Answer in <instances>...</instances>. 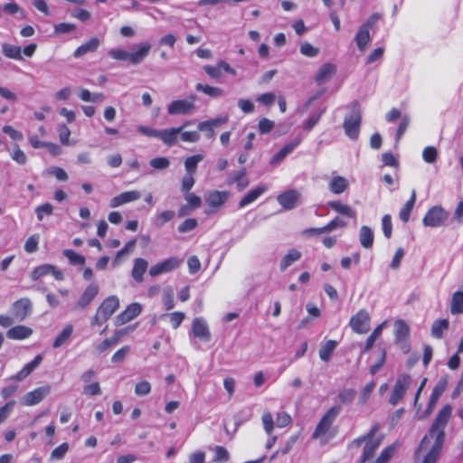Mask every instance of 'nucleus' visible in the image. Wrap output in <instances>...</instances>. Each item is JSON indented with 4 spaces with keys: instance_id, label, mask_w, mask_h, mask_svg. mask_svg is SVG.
Segmentation results:
<instances>
[{
    "instance_id": "41",
    "label": "nucleus",
    "mask_w": 463,
    "mask_h": 463,
    "mask_svg": "<svg viewBox=\"0 0 463 463\" xmlns=\"http://www.w3.org/2000/svg\"><path fill=\"white\" fill-rule=\"evenodd\" d=\"M195 90L212 98H219L223 93V90L221 88L213 87L210 85H203L202 83H197L195 85Z\"/></svg>"
},
{
    "instance_id": "4",
    "label": "nucleus",
    "mask_w": 463,
    "mask_h": 463,
    "mask_svg": "<svg viewBox=\"0 0 463 463\" xmlns=\"http://www.w3.org/2000/svg\"><path fill=\"white\" fill-rule=\"evenodd\" d=\"M351 113L344 119L343 128L345 135L352 140H356L360 133L362 122V110L358 101L354 100L350 104Z\"/></svg>"
},
{
    "instance_id": "14",
    "label": "nucleus",
    "mask_w": 463,
    "mask_h": 463,
    "mask_svg": "<svg viewBox=\"0 0 463 463\" xmlns=\"http://www.w3.org/2000/svg\"><path fill=\"white\" fill-rule=\"evenodd\" d=\"M13 313L16 319L23 321L32 313V302L27 298H20L13 304Z\"/></svg>"
},
{
    "instance_id": "26",
    "label": "nucleus",
    "mask_w": 463,
    "mask_h": 463,
    "mask_svg": "<svg viewBox=\"0 0 463 463\" xmlns=\"http://www.w3.org/2000/svg\"><path fill=\"white\" fill-rule=\"evenodd\" d=\"M300 143L299 139H296L285 145L276 155L272 156L269 164L272 165L279 164L288 154H290Z\"/></svg>"
},
{
    "instance_id": "53",
    "label": "nucleus",
    "mask_w": 463,
    "mask_h": 463,
    "mask_svg": "<svg viewBox=\"0 0 463 463\" xmlns=\"http://www.w3.org/2000/svg\"><path fill=\"white\" fill-rule=\"evenodd\" d=\"M51 270H52V265L44 264L39 266L33 270L31 278L33 279V280H37L41 277L50 274Z\"/></svg>"
},
{
    "instance_id": "54",
    "label": "nucleus",
    "mask_w": 463,
    "mask_h": 463,
    "mask_svg": "<svg viewBox=\"0 0 463 463\" xmlns=\"http://www.w3.org/2000/svg\"><path fill=\"white\" fill-rule=\"evenodd\" d=\"M423 160L428 164L436 162L438 157V151L434 146H427L422 152Z\"/></svg>"
},
{
    "instance_id": "10",
    "label": "nucleus",
    "mask_w": 463,
    "mask_h": 463,
    "mask_svg": "<svg viewBox=\"0 0 463 463\" xmlns=\"http://www.w3.org/2000/svg\"><path fill=\"white\" fill-rule=\"evenodd\" d=\"M181 264L182 260L177 257H170L153 265L149 269V275L151 277H156L164 273L171 272L172 270L179 268Z\"/></svg>"
},
{
    "instance_id": "25",
    "label": "nucleus",
    "mask_w": 463,
    "mask_h": 463,
    "mask_svg": "<svg viewBox=\"0 0 463 463\" xmlns=\"http://www.w3.org/2000/svg\"><path fill=\"white\" fill-rule=\"evenodd\" d=\"M99 45H100L99 39L97 37H93V38L90 39L88 42H86L83 44H81L80 46H79L75 50L73 56L75 58H80V57L85 55L86 53L94 52L99 48Z\"/></svg>"
},
{
    "instance_id": "17",
    "label": "nucleus",
    "mask_w": 463,
    "mask_h": 463,
    "mask_svg": "<svg viewBox=\"0 0 463 463\" xmlns=\"http://www.w3.org/2000/svg\"><path fill=\"white\" fill-rule=\"evenodd\" d=\"M99 286L96 283H90L84 290L80 298H79L76 307L84 309L89 306L91 301L96 298L99 293Z\"/></svg>"
},
{
    "instance_id": "50",
    "label": "nucleus",
    "mask_w": 463,
    "mask_h": 463,
    "mask_svg": "<svg viewBox=\"0 0 463 463\" xmlns=\"http://www.w3.org/2000/svg\"><path fill=\"white\" fill-rule=\"evenodd\" d=\"M356 395V392L354 389H344L338 393V400L343 404H350L353 402Z\"/></svg>"
},
{
    "instance_id": "19",
    "label": "nucleus",
    "mask_w": 463,
    "mask_h": 463,
    "mask_svg": "<svg viewBox=\"0 0 463 463\" xmlns=\"http://www.w3.org/2000/svg\"><path fill=\"white\" fill-rule=\"evenodd\" d=\"M43 355L38 354L34 357V359L25 364L22 370H20L16 374L11 376L8 380L11 381H22L25 379L32 372H33L42 363Z\"/></svg>"
},
{
    "instance_id": "62",
    "label": "nucleus",
    "mask_w": 463,
    "mask_h": 463,
    "mask_svg": "<svg viewBox=\"0 0 463 463\" xmlns=\"http://www.w3.org/2000/svg\"><path fill=\"white\" fill-rule=\"evenodd\" d=\"M76 29L75 24L70 23H61L54 25V33L56 34H64L73 32Z\"/></svg>"
},
{
    "instance_id": "60",
    "label": "nucleus",
    "mask_w": 463,
    "mask_h": 463,
    "mask_svg": "<svg viewBox=\"0 0 463 463\" xmlns=\"http://www.w3.org/2000/svg\"><path fill=\"white\" fill-rule=\"evenodd\" d=\"M59 138L62 145L68 146L70 144L69 137L71 136V130L64 124L58 126Z\"/></svg>"
},
{
    "instance_id": "43",
    "label": "nucleus",
    "mask_w": 463,
    "mask_h": 463,
    "mask_svg": "<svg viewBox=\"0 0 463 463\" xmlns=\"http://www.w3.org/2000/svg\"><path fill=\"white\" fill-rule=\"evenodd\" d=\"M409 326L403 320L395 322V339L397 342L405 340L409 336Z\"/></svg>"
},
{
    "instance_id": "39",
    "label": "nucleus",
    "mask_w": 463,
    "mask_h": 463,
    "mask_svg": "<svg viewBox=\"0 0 463 463\" xmlns=\"http://www.w3.org/2000/svg\"><path fill=\"white\" fill-rule=\"evenodd\" d=\"M337 345V342L335 340H328L319 349V357L324 362H328L331 355Z\"/></svg>"
},
{
    "instance_id": "56",
    "label": "nucleus",
    "mask_w": 463,
    "mask_h": 463,
    "mask_svg": "<svg viewBox=\"0 0 463 463\" xmlns=\"http://www.w3.org/2000/svg\"><path fill=\"white\" fill-rule=\"evenodd\" d=\"M262 423L265 432L270 435L274 429V420L270 412H264L262 417Z\"/></svg>"
},
{
    "instance_id": "57",
    "label": "nucleus",
    "mask_w": 463,
    "mask_h": 463,
    "mask_svg": "<svg viewBox=\"0 0 463 463\" xmlns=\"http://www.w3.org/2000/svg\"><path fill=\"white\" fill-rule=\"evenodd\" d=\"M197 227V221L194 218H189L184 221L178 226V232L181 233H185L194 230Z\"/></svg>"
},
{
    "instance_id": "44",
    "label": "nucleus",
    "mask_w": 463,
    "mask_h": 463,
    "mask_svg": "<svg viewBox=\"0 0 463 463\" xmlns=\"http://www.w3.org/2000/svg\"><path fill=\"white\" fill-rule=\"evenodd\" d=\"M203 159V155H194L189 156L184 161L186 174L194 175L196 172L197 165Z\"/></svg>"
},
{
    "instance_id": "48",
    "label": "nucleus",
    "mask_w": 463,
    "mask_h": 463,
    "mask_svg": "<svg viewBox=\"0 0 463 463\" xmlns=\"http://www.w3.org/2000/svg\"><path fill=\"white\" fill-rule=\"evenodd\" d=\"M383 327V324L379 325L376 328H374L373 333L368 336V338L366 339V342H365L364 349V353H366L372 349L375 340L381 335Z\"/></svg>"
},
{
    "instance_id": "47",
    "label": "nucleus",
    "mask_w": 463,
    "mask_h": 463,
    "mask_svg": "<svg viewBox=\"0 0 463 463\" xmlns=\"http://www.w3.org/2000/svg\"><path fill=\"white\" fill-rule=\"evenodd\" d=\"M175 217V212L174 211H164L163 213L157 214L155 217L154 224L157 227H162L167 222H170Z\"/></svg>"
},
{
    "instance_id": "40",
    "label": "nucleus",
    "mask_w": 463,
    "mask_h": 463,
    "mask_svg": "<svg viewBox=\"0 0 463 463\" xmlns=\"http://www.w3.org/2000/svg\"><path fill=\"white\" fill-rule=\"evenodd\" d=\"M450 312L453 315L463 313V292L456 291L451 299Z\"/></svg>"
},
{
    "instance_id": "6",
    "label": "nucleus",
    "mask_w": 463,
    "mask_h": 463,
    "mask_svg": "<svg viewBox=\"0 0 463 463\" xmlns=\"http://www.w3.org/2000/svg\"><path fill=\"white\" fill-rule=\"evenodd\" d=\"M342 408L340 405H335L331 407L320 419L317 428L313 433V438L317 439L321 436H324L329 430L332 423L337 415L341 412Z\"/></svg>"
},
{
    "instance_id": "49",
    "label": "nucleus",
    "mask_w": 463,
    "mask_h": 463,
    "mask_svg": "<svg viewBox=\"0 0 463 463\" xmlns=\"http://www.w3.org/2000/svg\"><path fill=\"white\" fill-rule=\"evenodd\" d=\"M396 449V446L392 444L386 447L376 458L375 463H387L393 456Z\"/></svg>"
},
{
    "instance_id": "46",
    "label": "nucleus",
    "mask_w": 463,
    "mask_h": 463,
    "mask_svg": "<svg viewBox=\"0 0 463 463\" xmlns=\"http://www.w3.org/2000/svg\"><path fill=\"white\" fill-rule=\"evenodd\" d=\"M63 255L68 258L69 261L72 265H84L85 264V257L78 254L72 250H64Z\"/></svg>"
},
{
    "instance_id": "33",
    "label": "nucleus",
    "mask_w": 463,
    "mask_h": 463,
    "mask_svg": "<svg viewBox=\"0 0 463 463\" xmlns=\"http://www.w3.org/2000/svg\"><path fill=\"white\" fill-rule=\"evenodd\" d=\"M301 258V252L296 249H291L282 258L280 261V270H286L290 265H292L295 261H298Z\"/></svg>"
},
{
    "instance_id": "20",
    "label": "nucleus",
    "mask_w": 463,
    "mask_h": 463,
    "mask_svg": "<svg viewBox=\"0 0 463 463\" xmlns=\"http://www.w3.org/2000/svg\"><path fill=\"white\" fill-rule=\"evenodd\" d=\"M141 194L138 191H128L113 197L109 202V206L112 208L118 207L122 204L138 200Z\"/></svg>"
},
{
    "instance_id": "36",
    "label": "nucleus",
    "mask_w": 463,
    "mask_h": 463,
    "mask_svg": "<svg viewBox=\"0 0 463 463\" xmlns=\"http://www.w3.org/2000/svg\"><path fill=\"white\" fill-rule=\"evenodd\" d=\"M449 322L448 319L435 320L431 326V335L435 338H441L444 331L448 330Z\"/></svg>"
},
{
    "instance_id": "61",
    "label": "nucleus",
    "mask_w": 463,
    "mask_h": 463,
    "mask_svg": "<svg viewBox=\"0 0 463 463\" xmlns=\"http://www.w3.org/2000/svg\"><path fill=\"white\" fill-rule=\"evenodd\" d=\"M151 391V385L147 381L137 383L135 386V393L137 396L147 395Z\"/></svg>"
},
{
    "instance_id": "15",
    "label": "nucleus",
    "mask_w": 463,
    "mask_h": 463,
    "mask_svg": "<svg viewBox=\"0 0 463 463\" xmlns=\"http://www.w3.org/2000/svg\"><path fill=\"white\" fill-rule=\"evenodd\" d=\"M300 194L297 190H288L280 194L277 200L285 210L295 208L299 201Z\"/></svg>"
},
{
    "instance_id": "63",
    "label": "nucleus",
    "mask_w": 463,
    "mask_h": 463,
    "mask_svg": "<svg viewBox=\"0 0 463 463\" xmlns=\"http://www.w3.org/2000/svg\"><path fill=\"white\" fill-rule=\"evenodd\" d=\"M300 52L307 57H316L319 50L308 43H304L300 45Z\"/></svg>"
},
{
    "instance_id": "32",
    "label": "nucleus",
    "mask_w": 463,
    "mask_h": 463,
    "mask_svg": "<svg viewBox=\"0 0 463 463\" xmlns=\"http://www.w3.org/2000/svg\"><path fill=\"white\" fill-rule=\"evenodd\" d=\"M416 202V191L412 190L410 200L403 205L400 210L399 217L404 222H408L410 220L411 213L414 207Z\"/></svg>"
},
{
    "instance_id": "28",
    "label": "nucleus",
    "mask_w": 463,
    "mask_h": 463,
    "mask_svg": "<svg viewBox=\"0 0 463 463\" xmlns=\"http://www.w3.org/2000/svg\"><path fill=\"white\" fill-rule=\"evenodd\" d=\"M267 191V186L260 185L250 190L241 200L239 202V208H243L246 205L256 201L262 194Z\"/></svg>"
},
{
    "instance_id": "18",
    "label": "nucleus",
    "mask_w": 463,
    "mask_h": 463,
    "mask_svg": "<svg viewBox=\"0 0 463 463\" xmlns=\"http://www.w3.org/2000/svg\"><path fill=\"white\" fill-rule=\"evenodd\" d=\"M192 332L195 337H198L204 341L211 339V333L206 322L201 318L196 317L193 320Z\"/></svg>"
},
{
    "instance_id": "11",
    "label": "nucleus",
    "mask_w": 463,
    "mask_h": 463,
    "mask_svg": "<svg viewBox=\"0 0 463 463\" xmlns=\"http://www.w3.org/2000/svg\"><path fill=\"white\" fill-rule=\"evenodd\" d=\"M191 100L186 99H177L172 101L167 107V112L170 115H187L194 111L195 105L194 101L195 100V96L192 95L190 97Z\"/></svg>"
},
{
    "instance_id": "29",
    "label": "nucleus",
    "mask_w": 463,
    "mask_h": 463,
    "mask_svg": "<svg viewBox=\"0 0 463 463\" xmlns=\"http://www.w3.org/2000/svg\"><path fill=\"white\" fill-rule=\"evenodd\" d=\"M327 204L332 210L335 211L339 214L350 218H355V211L349 205L342 203L340 201H330Z\"/></svg>"
},
{
    "instance_id": "38",
    "label": "nucleus",
    "mask_w": 463,
    "mask_h": 463,
    "mask_svg": "<svg viewBox=\"0 0 463 463\" xmlns=\"http://www.w3.org/2000/svg\"><path fill=\"white\" fill-rule=\"evenodd\" d=\"M2 52L4 55L10 59L14 60H22V49L19 46L9 44V43H3L2 44Z\"/></svg>"
},
{
    "instance_id": "31",
    "label": "nucleus",
    "mask_w": 463,
    "mask_h": 463,
    "mask_svg": "<svg viewBox=\"0 0 463 463\" xmlns=\"http://www.w3.org/2000/svg\"><path fill=\"white\" fill-rule=\"evenodd\" d=\"M354 41L356 43V45L358 49L361 52H364L366 49L368 43L371 41V35L369 30L363 28L362 26L359 27L357 33L354 37Z\"/></svg>"
},
{
    "instance_id": "16",
    "label": "nucleus",
    "mask_w": 463,
    "mask_h": 463,
    "mask_svg": "<svg viewBox=\"0 0 463 463\" xmlns=\"http://www.w3.org/2000/svg\"><path fill=\"white\" fill-rule=\"evenodd\" d=\"M228 121L227 117H220L213 119L206 120L200 122L197 125V128L199 131L205 132L206 137L208 138H213L214 137V128H219L222 125L225 124Z\"/></svg>"
},
{
    "instance_id": "7",
    "label": "nucleus",
    "mask_w": 463,
    "mask_h": 463,
    "mask_svg": "<svg viewBox=\"0 0 463 463\" xmlns=\"http://www.w3.org/2000/svg\"><path fill=\"white\" fill-rule=\"evenodd\" d=\"M448 213L440 206L431 207L425 214L422 222L426 227H439L448 219Z\"/></svg>"
},
{
    "instance_id": "8",
    "label": "nucleus",
    "mask_w": 463,
    "mask_h": 463,
    "mask_svg": "<svg viewBox=\"0 0 463 463\" xmlns=\"http://www.w3.org/2000/svg\"><path fill=\"white\" fill-rule=\"evenodd\" d=\"M410 383L411 377L409 374L403 373L397 378L389 399L392 405H396L403 398Z\"/></svg>"
},
{
    "instance_id": "59",
    "label": "nucleus",
    "mask_w": 463,
    "mask_h": 463,
    "mask_svg": "<svg viewBox=\"0 0 463 463\" xmlns=\"http://www.w3.org/2000/svg\"><path fill=\"white\" fill-rule=\"evenodd\" d=\"M149 164L155 169L163 170L170 165V161L166 157H156L150 160Z\"/></svg>"
},
{
    "instance_id": "45",
    "label": "nucleus",
    "mask_w": 463,
    "mask_h": 463,
    "mask_svg": "<svg viewBox=\"0 0 463 463\" xmlns=\"http://www.w3.org/2000/svg\"><path fill=\"white\" fill-rule=\"evenodd\" d=\"M214 458L213 459L215 463H224L229 461L230 454L228 450L222 446H216L214 449Z\"/></svg>"
},
{
    "instance_id": "21",
    "label": "nucleus",
    "mask_w": 463,
    "mask_h": 463,
    "mask_svg": "<svg viewBox=\"0 0 463 463\" xmlns=\"http://www.w3.org/2000/svg\"><path fill=\"white\" fill-rule=\"evenodd\" d=\"M189 123L185 122L182 127L180 128H166L162 129L159 132L158 138L161 139L165 145L171 146H174L176 143L177 140V135L181 133L182 129L186 127Z\"/></svg>"
},
{
    "instance_id": "37",
    "label": "nucleus",
    "mask_w": 463,
    "mask_h": 463,
    "mask_svg": "<svg viewBox=\"0 0 463 463\" xmlns=\"http://www.w3.org/2000/svg\"><path fill=\"white\" fill-rule=\"evenodd\" d=\"M72 332L73 326L71 325H67L54 339L52 347L59 348L64 345L71 336Z\"/></svg>"
},
{
    "instance_id": "52",
    "label": "nucleus",
    "mask_w": 463,
    "mask_h": 463,
    "mask_svg": "<svg viewBox=\"0 0 463 463\" xmlns=\"http://www.w3.org/2000/svg\"><path fill=\"white\" fill-rule=\"evenodd\" d=\"M52 212H53V206L49 203H43L35 208V213H36L38 221H40V222L43 221L44 215H47V216L52 215Z\"/></svg>"
},
{
    "instance_id": "30",
    "label": "nucleus",
    "mask_w": 463,
    "mask_h": 463,
    "mask_svg": "<svg viewBox=\"0 0 463 463\" xmlns=\"http://www.w3.org/2000/svg\"><path fill=\"white\" fill-rule=\"evenodd\" d=\"M349 184L348 181L343 176H335L329 183V190L335 194H340L344 193Z\"/></svg>"
},
{
    "instance_id": "23",
    "label": "nucleus",
    "mask_w": 463,
    "mask_h": 463,
    "mask_svg": "<svg viewBox=\"0 0 463 463\" xmlns=\"http://www.w3.org/2000/svg\"><path fill=\"white\" fill-rule=\"evenodd\" d=\"M32 334H33L32 328L20 325V326L11 327L6 332V336H7V338L12 339V340H24L25 338L30 337L32 335Z\"/></svg>"
},
{
    "instance_id": "42",
    "label": "nucleus",
    "mask_w": 463,
    "mask_h": 463,
    "mask_svg": "<svg viewBox=\"0 0 463 463\" xmlns=\"http://www.w3.org/2000/svg\"><path fill=\"white\" fill-rule=\"evenodd\" d=\"M326 112V108H322L317 111L314 112L310 117L303 123V128L309 132L319 122L322 115Z\"/></svg>"
},
{
    "instance_id": "51",
    "label": "nucleus",
    "mask_w": 463,
    "mask_h": 463,
    "mask_svg": "<svg viewBox=\"0 0 463 463\" xmlns=\"http://www.w3.org/2000/svg\"><path fill=\"white\" fill-rule=\"evenodd\" d=\"M444 390H445V383H439L434 387L432 393L430 395V401H429V410H431L435 406V404L437 403L439 396L442 394Z\"/></svg>"
},
{
    "instance_id": "9",
    "label": "nucleus",
    "mask_w": 463,
    "mask_h": 463,
    "mask_svg": "<svg viewBox=\"0 0 463 463\" xmlns=\"http://www.w3.org/2000/svg\"><path fill=\"white\" fill-rule=\"evenodd\" d=\"M352 330L357 334H365L370 329V316L364 309L359 310L349 322Z\"/></svg>"
},
{
    "instance_id": "55",
    "label": "nucleus",
    "mask_w": 463,
    "mask_h": 463,
    "mask_svg": "<svg viewBox=\"0 0 463 463\" xmlns=\"http://www.w3.org/2000/svg\"><path fill=\"white\" fill-rule=\"evenodd\" d=\"M39 236L33 234L30 236L24 243V250L28 253H33L38 250Z\"/></svg>"
},
{
    "instance_id": "35",
    "label": "nucleus",
    "mask_w": 463,
    "mask_h": 463,
    "mask_svg": "<svg viewBox=\"0 0 463 463\" xmlns=\"http://www.w3.org/2000/svg\"><path fill=\"white\" fill-rule=\"evenodd\" d=\"M359 241L361 245L365 249L372 248L373 244V234L368 226H362L359 232Z\"/></svg>"
},
{
    "instance_id": "27",
    "label": "nucleus",
    "mask_w": 463,
    "mask_h": 463,
    "mask_svg": "<svg viewBox=\"0 0 463 463\" xmlns=\"http://www.w3.org/2000/svg\"><path fill=\"white\" fill-rule=\"evenodd\" d=\"M246 176V169L242 168L240 171L231 175L228 177L227 183L229 184H236L237 189L241 192L243 191L248 185H249V180L245 178Z\"/></svg>"
},
{
    "instance_id": "12",
    "label": "nucleus",
    "mask_w": 463,
    "mask_h": 463,
    "mask_svg": "<svg viewBox=\"0 0 463 463\" xmlns=\"http://www.w3.org/2000/svg\"><path fill=\"white\" fill-rule=\"evenodd\" d=\"M142 311V306L139 303H132L127 308L118 314L115 318L116 326H122L137 317Z\"/></svg>"
},
{
    "instance_id": "5",
    "label": "nucleus",
    "mask_w": 463,
    "mask_h": 463,
    "mask_svg": "<svg viewBox=\"0 0 463 463\" xmlns=\"http://www.w3.org/2000/svg\"><path fill=\"white\" fill-rule=\"evenodd\" d=\"M119 307V300L116 296L107 298L99 307L91 319V326H100L108 321Z\"/></svg>"
},
{
    "instance_id": "24",
    "label": "nucleus",
    "mask_w": 463,
    "mask_h": 463,
    "mask_svg": "<svg viewBox=\"0 0 463 463\" xmlns=\"http://www.w3.org/2000/svg\"><path fill=\"white\" fill-rule=\"evenodd\" d=\"M148 262L142 258H137L134 260L133 268L131 270V276L137 282H142L144 280L143 275L146 271Z\"/></svg>"
},
{
    "instance_id": "22",
    "label": "nucleus",
    "mask_w": 463,
    "mask_h": 463,
    "mask_svg": "<svg viewBox=\"0 0 463 463\" xmlns=\"http://www.w3.org/2000/svg\"><path fill=\"white\" fill-rule=\"evenodd\" d=\"M229 193L226 191H212L205 197L207 204L213 208L223 205L228 200Z\"/></svg>"
},
{
    "instance_id": "13",
    "label": "nucleus",
    "mask_w": 463,
    "mask_h": 463,
    "mask_svg": "<svg viewBox=\"0 0 463 463\" xmlns=\"http://www.w3.org/2000/svg\"><path fill=\"white\" fill-rule=\"evenodd\" d=\"M50 392L49 386H42L27 392L22 399V404L33 406L42 402Z\"/></svg>"
},
{
    "instance_id": "64",
    "label": "nucleus",
    "mask_w": 463,
    "mask_h": 463,
    "mask_svg": "<svg viewBox=\"0 0 463 463\" xmlns=\"http://www.w3.org/2000/svg\"><path fill=\"white\" fill-rule=\"evenodd\" d=\"M258 128L260 134H267L273 129L274 122L264 118L260 120Z\"/></svg>"
},
{
    "instance_id": "58",
    "label": "nucleus",
    "mask_w": 463,
    "mask_h": 463,
    "mask_svg": "<svg viewBox=\"0 0 463 463\" xmlns=\"http://www.w3.org/2000/svg\"><path fill=\"white\" fill-rule=\"evenodd\" d=\"M184 199L188 203V206L190 209L194 210L201 206L202 204V199L198 195H195L194 194L187 193L184 194Z\"/></svg>"
},
{
    "instance_id": "3",
    "label": "nucleus",
    "mask_w": 463,
    "mask_h": 463,
    "mask_svg": "<svg viewBox=\"0 0 463 463\" xmlns=\"http://www.w3.org/2000/svg\"><path fill=\"white\" fill-rule=\"evenodd\" d=\"M150 49L151 44L149 43H142L133 52H128L122 49H111L109 51V56L118 61H129L131 64L137 65L142 62L148 55Z\"/></svg>"
},
{
    "instance_id": "1",
    "label": "nucleus",
    "mask_w": 463,
    "mask_h": 463,
    "mask_svg": "<svg viewBox=\"0 0 463 463\" xmlns=\"http://www.w3.org/2000/svg\"><path fill=\"white\" fill-rule=\"evenodd\" d=\"M452 408L444 405L435 417L429 432L421 439L416 454L425 453L421 463H436L445 442V428L450 419Z\"/></svg>"
},
{
    "instance_id": "34",
    "label": "nucleus",
    "mask_w": 463,
    "mask_h": 463,
    "mask_svg": "<svg viewBox=\"0 0 463 463\" xmlns=\"http://www.w3.org/2000/svg\"><path fill=\"white\" fill-rule=\"evenodd\" d=\"M335 72V66L331 63H326L321 66L317 76L316 80L317 83L326 82Z\"/></svg>"
},
{
    "instance_id": "2",
    "label": "nucleus",
    "mask_w": 463,
    "mask_h": 463,
    "mask_svg": "<svg viewBox=\"0 0 463 463\" xmlns=\"http://www.w3.org/2000/svg\"><path fill=\"white\" fill-rule=\"evenodd\" d=\"M379 430H380V424L379 423L373 424L368 433L354 439L348 445V448L349 449H353V448L358 449L361 447V445L363 443H364L363 453L364 455H366L367 457H369L370 458H372L373 456L374 455L376 449L380 447V445L383 439V435H380V436L376 437V433L379 431Z\"/></svg>"
}]
</instances>
